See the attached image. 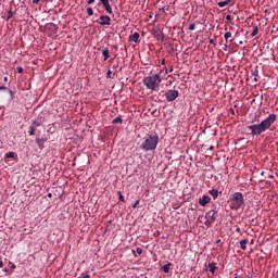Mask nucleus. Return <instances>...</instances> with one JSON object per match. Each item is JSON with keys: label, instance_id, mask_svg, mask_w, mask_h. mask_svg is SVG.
I'll return each mask as SVG.
<instances>
[{"label": "nucleus", "instance_id": "f257e3e1", "mask_svg": "<svg viewBox=\"0 0 278 278\" xmlns=\"http://www.w3.org/2000/svg\"><path fill=\"white\" fill-rule=\"evenodd\" d=\"M275 121H277V114L271 113L261 123L248 126V130L251 131L252 136H261L273 127Z\"/></svg>", "mask_w": 278, "mask_h": 278}, {"label": "nucleus", "instance_id": "f03ea898", "mask_svg": "<svg viewBox=\"0 0 278 278\" xmlns=\"http://www.w3.org/2000/svg\"><path fill=\"white\" fill-rule=\"evenodd\" d=\"M160 143V136L157 134L147 135L143 137L142 142L139 144V149L141 151H155L157 149V144Z\"/></svg>", "mask_w": 278, "mask_h": 278}, {"label": "nucleus", "instance_id": "7ed1b4c3", "mask_svg": "<svg viewBox=\"0 0 278 278\" xmlns=\"http://www.w3.org/2000/svg\"><path fill=\"white\" fill-rule=\"evenodd\" d=\"M161 84L162 75L160 74H152L143 78V86H146L148 90H152V92L160 90Z\"/></svg>", "mask_w": 278, "mask_h": 278}, {"label": "nucleus", "instance_id": "20e7f679", "mask_svg": "<svg viewBox=\"0 0 278 278\" xmlns=\"http://www.w3.org/2000/svg\"><path fill=\"white\" fill-rule=\"evenodd\" d=\"M228 203H230V210H240L244 206V195L242 192H235L230 198Z\"/></svg>", "mask_w": 278, "mask_h": 278}, {"label": "nucleus", "instance_id": "39448f33", "mask_svg": "<svg viewBox=\"0 0 278 278\" xmlns=\"http://www.w3.org/2000/svg\"><path fill=\"white\" fill-rule=\"evenodd\" d=\"M218 215V213L214 210H211L208 211L206 214H205V222H204V225L206 227H212L214 220H216V216Z\"/></svg>", "mask_w": 278, "mask_h": 278}, {"label": "nucleus", "instance_id": "423d86ee", "mask_svg": "<svg viewBox=\"0 0 278 278\" xmlns=\"http://www.w3.org/2000/svg\"><path fill=\"white\" fill-rule=\"evenodd\" d=\"M177 97H179V91L177 90L170 89V90H167L165 93V98L168 103H173V101H175Z\"/></svg>", "mask_w": 278, "mask_h": 278}, {"label": "nucleus", "instance_id": "0eeeda50", "mask_svg": "<svg viewBox=\"0 0 278 278\" xmlns=\"http://www.w3.org/2000/svg\"><path fill=\"white\" fill-rule=\"evenodd\" d=\"M97 23L102 26L112 25V18L109 15H101Z\"/></svg>", "mask_w": 278, "mask_h": 278}, {"label": "nucleus", "instance_id": "6e6552de", "mask_svg": "<svg viewBox=\"0 0 278 278\" xmlns=\"http://www.w3.org/2000/svg\"><path fill=\"white\" fill-rule=\"evenodd\" d=\"M210 201H212V198H210V195H204V197L200 198L199 204L202 205L203 207H205V205H207V203H210Z\"/></svg>", "mask_w": 278, "mask_h": 278}, {"label": "nucleus", "instance_id": "1a4fd4ad", "mask_svg": "<svg viewBox=\"0 0 278 278\" xmlns=\"http://www.w3.org/2000/svg\"><path fill=\"white\" fill-rule=\"evenodd\" d=\"M103 5L106 14H112V5L110 4V0H105L104 2H101Z\"/></svg>", "mask_w": 278, "mask_h": 278}, {"label": "nucleus", "instance_id": "9d476101", "mask_svg": "<svg viewBox=\"0 0 278 278\" xmlns=\"http://www.w3.org/2000/svg\"><path fill=\"white\" fill-rule=\"evenodd\" d=\"M153 36L155 39L164 41V33L160 29L153 31Z\"/></svg>", "mask_w": 278, "mask_h": 278}, {"label": "nucleus", "instance_id": "9b49d317", "mask_svg": "<svg viewBox=\"0 0 278 278\" xmlns=\"http://www.w3.org/2000/svg\"><path fill=\"white\" fill-rule=\"evenodd\" d=\"M102 55L104 58V62H108V60H110V49L103 48L102 49Z\"/></svg>", "mask_w": 278, "mask_h": 278}, {"label": "nucleus", "instance_id": "f8f14e48", "mask_svg": "<svg viewBox=\"0 0 278 278\" xmlns=\"http://www.w3.org/2000/svg\"><path fill=\"white\" fill-rule=\"evenodd\" d=\"M130 42H138V40H140V34L139 33H134L130 37H129Z\"/></svg>", "mask_w": 278, "mask_h": 278}, {"label": "nucleus", "instance_id": "ddd939ff", "mask_svg": "<svg viewBox=\"0 0 278 278\" xmlns=\"http://www.w3.org/2000/svg\"><path fill=\"white\" fill-rule=\"evenodd\" d=\"M208 194H211V197H213L214 200L218 199V194H220V192H218L216 189H212L208 191Z\"/></svg>", "mask_w": 278, "mask_h": 278}, {"label": "nucleus", "instance_id": "4468645a", "mask_svg": "<svg viewBox=\"0 0 278 278\" xmlns=\"http://www.w3.org/2000/svg\"><path fill=\"white\" fill-rule=\"evenodd\" d=\"M45 142H47L46 138H37L36 139V143L38 144V147L42 148L45 147Z\"/></svg>", "mask_w": 278, "mask_h": 278}, {"label": "nucleus", "instance_id": "2eb2a0df", "mask_svg": "<svg viewBox=\"0 0 278 278\" xmlns=\"http://www.w3.org/2000/svg\"><path fill=\"white\" fill-rule=\"evenodd\" d=\"M239 244H240L242 251H247V244H249V240L243 239L239 242Z\"/></svg>", "mask_w": 278, "mask_h": 278}, {"label": "nucleus", "instance_id": "dca6fc26", "mask_svg": "<svg viewBox=\"0 0 278 278\" xmlns=\"http://www.w3.org/2000/svg\"><path fill=\"white\" fill-rule=\"evenodd\" d=\"M210 273L214 275L216 273V264L215 263H208Z\"/></svg>", "mask_w": 278, "mask_h": 278}, {"label": "nucleus", "instance_id": "f3484780", "mask_svg": "<svg viewBox=\"0 0 278 278\" xmlns=\"http://www.w3.org/2000/svg\"><path fill=\"white\" fill-rule=\"evenodd\" d=\"M170 266H172L170 263L163 265L162 267L163 273H170Z\"/></svg>", "mask_w": 278, "mask_h": 278}, {"label": "nucleus", "instance_id": "a211bd4d", "mask_svg": "<svg viewBox=\"0 0 278 278\" xmlns=\"http://www.w3.org/2000/svg\"><path fill=\"white\" fill-rule=\"evenodd\" d=\"M113 124L119 123V125H123V117L117 116L112 121Z\"/></svg>", "mask_w": 278, "mask_h": 278}, {"label": "nucleus", "instance_id": "6ab92c4d", "mask_svg": "<svg viewBox=\"0 0 278 278\" xmlns=\"http://www.w3.org/2000/svg\"><path fill=\"white\" fill-rule=\"evenodd\" d=\"M136 253L138 255H142V248H137L136 250H132V254L135 255V257H136Z\"/></svg>", "mask_w": 278, "mask_h": 278}, {"label": "nucleus", "instance_id": "aec40b11", "mask_svg": "<svg viewBox=\"0 0 278 278\" xmlns=\"http://www.w3.org/2000/svg\"><path fill=\"white\" fill-rule=\"evenodd\" d=\"M232 34L231 31H227L225 35H224V38L226 40V42H229V38H231Z\"/></svg>", "mask_w": 278, "mask_h": 278}, {"label": "nucleus", "instance_id": "412c9836", "mask_svg": "<svg viewBox=\"0 0 278 278\" xmlns=\"http://www.w3.org/2000/svg\"><path fill=\"white\" fill-rule=\"evenodd\" d=\"M16 154L14 152H8L5 154L7 160H12Z\"/></svg>", "mask_w": 278, "mask_h": 278}, {"label": "nucleus", "instance_id": "4be33fe9", "mask_svg": "<svg viewBox=\"0 0 278 278\" xmlns=\"http://www.w3.org/2000/svg\"><path fill=\"white\" fill-rule=\"evenodd\" d=\"M217 5L218 8H227L228 4H227V1L225 0V1L218 2Z\"/></svg>", "mask_w": 278, "mask_h": 278}, {"label": "nucleus", "instance_id": "5701e85b", "mask_svg": "<svg viewBox=\"0 0 278 278\" xmlns=\"http://www.w3.org/2000/svg\"><path fill=\"white\" fill-rule=\"evenodd\" d=\"M40 125H42V122L35 121V122H33L31 127H34L36 129V127H40Z\"/></svg>", "mask_w": 278, "mask_h": 278}, {"label": "nucleus", "instance_id": "b1692460", "mask_svg": "<svg viewBox=\"0 0 278 278\" xmlns=\"http://www.w3.org/2000/svg\"><path fill=\"white\" fill-rule=\"evenodd\" d=\"M118 194V199L122 203H125V197H123V193H121V191L117 192Z\"/></svg>", "mask_w": 278, "mask_h": 278}, {"label": "nucleus", "instance_id": "393cba45", "mask_svg": "<svg viewBox=\"0 0 278 278\" xmlns=\"http://www.w3.org/2000/svg\"><path fill=\"white\" fill-rule=\"evenodd\" d=\"M87 14L88 16H92L94 14V11L92 10V8H87Z\"/></svg>", "mask_w": 278, "mask_h": 278}, {"label": "nucleus", "instance_id": "a878e982", "mask_svg": "<svg viewBox=\"0 0 278 278\" xmlns=\"http://www.w3.org/2000/svg\"><path fill=\"white\" fill-rule=\"evenodd\" d=\"M36 134V128L34 126L29 127V136H34Z\"/></svg>", "mask_w": 278, "mask_h": 278}, {"label": "nucleus", "instance_id": "bb28decb", "mask_svg": "<svg viewBox=\"0 0 278 278\" xmlns=\"http://www.w3.org/2000/svg\"><path fill=\"white\" fill-rule=\"evenodd\" d=\"M14 16V12H12V10H10L8 12V17H7V21H10V18H12Z\"/></svg>", "mask_w": 278, "mask_h": 278}, {"label": "nucleus", "instance_id": "cd10ccee", "mask_svg": "<svg viewBox=\"0 0 278 278\" xmlns=\"http://www.w3.org/2000/svg\"><path fill=\"white\" fill-rule=\"evenodd\" d=\"M194 29H197V25L194 23L189 25V30L190 31H194Z\"/></svg>", "mask_w": 278, "mask_h": 278}, {"label": "nucleus", "instance_id": "c85d7f7f", "mask_svg": "<svg viewBox=\"0 0 278 278\" xmlns=\"http://www.w3.org/2000/svg\"><path fill=\"white\" fill-rule=\"evenodd\" d=\"M106 78L108 79H114V76H112V71H108V73H106Z\"/></svg>", "mask_w": 278, "mask_h": 278}, {"label": "nucleus", "instance_id": "c756f323", "mask_svg": "<svg viewBox=\"0 0 278 278\" xmlns=\"http://www.w3.org/2000/svg\"><path fill=\"white\" fill-rule=\"evenodd\" d=\"M138 205H140V200H137L134 204H132V208L136 210L138 207Z\"/></svg>", "mask_w": 278, "mask_h": 278}, {"label": "nucleus", "instance_id": "7c9ffc66", "mask_svg": "<svg viewBox=\"0 0 278 278\" xmlns=\"http://www.w3.org/2000/svg\"><path fill=\"white\" fill-rule=\"evenodd\" d=\"M257 34H260V30L255 27L252 31V36H257Z\"/></svg>", "mask_w": 278, "mask_h": 278}, {"label": "nucleus", "instance_id": "2f4dec72", "mask_svg": "<svg viewBox=\"0 0 278 278\" xmlns=\"http://www.w3.org/2000/svg\"><path fill=\"white\" fill-rule=\"evenodd\" d=\"M257 74H258L257 70L252 71V75H253L254 77H257Z\"/></svg>", "mask_w": 278, "mask_h": 278}, {"label": "nucleus", "instance_id": "473e14b6", "mask_svg": "<svg viewBox=\"0 0 278 278\" xmlns=\"http://www.w3.org/2000/svg\"><path fill=\"white\" fill-rule=\"evenodd\" d=\"M96 0H88L87 3L88 5H92V3H94Z\"/></svg>", "mask_w": 278, "mask_h": 278}, {"label": "nucleus", "instance_id": "72a5a7b5", "mask_svg": "<svg viewBox=\"0 0 278 278\" xmlns=\"http://www.w3.org/2000/svg\"><path fill=\"white\" fill-rule=\"evenodd\" d=\"M33 3H34L35 5H38V3H40V0H33Z\"/></svg>", "mask_w": 278, "mask_h": 278}, {"label": "nucleus", "instance_id": "f704fd0d", "mask_svg": "<svg viewBox=\"0 0 278 278\" xmlns=\"http://www.w3.org/2000/svg\"><path fill=\"white\" fill-rule=\"evenodd\" d=\"M229 48V46L227 43L224 45V51H227V49Z\"/></svg>", "mask_w": 278, "mask_h": 278}, {"label": "nucleus", "instance_id": "c9c22d12", "mask_svg": "<svg viewBox=\"0 0 278 278\" xmlns=\"http://www.w3.org/2000/svg\"><path fill=\"white\" fill-rule=\"evenodd\" d=\"M0 90H8V87H5V86H0Z\"/></svg>", "mask_w": 278, "mask_h": 278}, {"label": "nucleus", "instance_id": "e433bc0d", "mask_svg": "<svg viewBox=\"0 0 278 278\" xmlns=\"http://www.w3.org/2000/svg\"><path fill=\"white\" fill-rule=\"evenodd\" d=\"M17 73H23V67H17Z\"/></svg>", "mask_w": 278, "mask_h": 278}, {"label": "nucleus", "instance_id": "4c0bfd02", "mask_svg": "<svg viewBox=\"0 0 278 278\" xmlns=\"http://www.w3.org/2000/svg\"><path fill=\"white\" fill-rule=\"evenodd\" d=\"M226 21H231V15H227Z\"/></svg>", "mask_w": 278, "mask_h": 278}, {"label": "nucleus", "instance_id": "58836bf2", "mask_svg": "<svg viewBox=\"0 0 278 278\" xmlns=\"http://www.w3.org/2000/svg\"><path fill=\"white\" fill-rule=\"evenodd\" d=\"M113 68H118V63H116V64H113Z\"/></svg>", "mask_w": 278, "mask_h": 278}, {"label": "nucleus", "instance_id": "ea45409f", "mask_svg": "<svg viewBox=\"0 0 278 278\" xmlns=\"http://www.w3.org/2000/svg\"><path fill=\"white\" fill-rule=\"evenodd\" d=\"M232 0H226V4L229 5Z\"/></svg>", "mask_w": 278, "mask_h": 278}, {"label": "nucleus", "instance_id": "a19ab883", "mask_svg": "<svg viewBox=\"0 0 278 278\" xmlns=\"http://www.w3.org/2000/svg\"><path fill=\"white\" fill-rule=\"evenodd\" d=\"M0 268H3V261L0 260Z\"/></svg>", "mask_w": 278, "mask_h": 278}, {"label": "nucleus", "instance_id": "79ce46f5", "mask_svg": "<svg viewBox=\"0 0 278 278\" xmlns=\"http://www.w3.org/2000/svg\"><path fill=\"white\" fill-rule=\"evenodd\" d=\"M210 45H214V39H210Z\"/></svg>", "mask_w": 278, "mask_h": 278}, {"label": "nucleus", "instance_id": "37998d69", "mask_svg": "<svg viewBox=\"0 0 278 278\" xmlns=\"http://www.w3.org/2000/svg\"><path fill=\"white\" fill-rule=\"evenodd\" d=\"M53 197L52 193H48V198L51 199Z\"/></svg>", "mask_w": 278, "mask_h": 278}, {"label": "nucleus", "instance_id": "c03bdc74", "mask_svg": "<svg viewBox=\"0 0 278 278\" xmlns=\"http://www.w3.org/2000/svg\"><path fill=\"white\" fill-rule=\"evenodd\" d=\"M3 81H8V76H5V77L3 78Z\"/></svg>", "mask_w": 278, "mask_h": 278}, {"label": "nucleus", "instance_id": "a18cd8bd", "mask_svg": "<svg viewBox=\"0 0 278 278\" xmlns=\"http://www.w3.org/2000/svg\"><path fill=\"white\" fill-rule=\"evenodd\" d=\"M213 149H214V147L211 146L210 151H212Z\"/></svg>", "mask_w": 278, "mask_h": 278}, {"label": "nucleus", "instance_id": "49530a36", "mask_svg": "<svg viewBox=\"0 0 278 278\" xmlns=\"http://www.w3.org/2000/svg\"><path fill=\"white\" fill-rule=\"evenodd\" d=\"M165 62H166V61H165V60H163V61H162V64H165Z\"/></svg>", "mask_w": 278, "mask_h": 278}, {"label": "nucleus", "instance_id": "de8ad7c7", "mask_svg": "<svg viewBox=\"0 0 278 278\" xmlns=\"http://www.w3.org/2000/svg\"><path fill=\"white\" fill-rule=\"evenodd\" d=\"M254 81H257V77H254Z\"/></svg>", "mask_w": 278, "mask_h": 278}, {"label": "nucleus", "instance_id": "09e8293b", "mask_svg": "<svg viewBox=\"0 0 278 278\" xmlns=\"http://www.w3.org/2000/svg\"><path fill=\"white\" fill-rule=\"evenodd\" d=\"M9 93L13 94L12 90H9Z\"/></svg>", "mask_w": 278, "mask_h": 278}, {"label": "nucleus", "instance_id": "8fccbe9b", "mask_svg": "<svg viewBox=\"0 0 278 278\" xmlns=\"http://www.w3.org/2000/svg\"><path fill=\"white\" fill-rule=\"evenodd\" d=\"M12 268H16V265H12Z\"/></svg>", "mask_w": 278, "mask_h": 278}, {"label": "nucleus", "instance_id": "3c124183", "mask_svg": "<svg viewBox=\"0 0 278 278\" xmlns=\"http://www.w3.org/2000/svg\"><path fill=\"white\" fill-rule=\"evenodd\" d=\"M239 45H243V42H242V41H240V42H239Z\"/></svg>", "mask_w": 278, "mask_h": 278}, {"label": "nucleus", "instance_id": "603ef678", "mask_svg": "<svg viewBox=\"0 0 278 278\" xmlns=\"http://www.w3.org/2000/svg\"><path fill=\"white\" fill-rule=\"evenodd\" d=\"M269 179H273V176H269Z\"/></svg>", "mask_w": 278, "mask_h": 278}, {"label": "nucleus", "instance_id": "864d4df0", "mask_svg": "<svg viewBox=\"0 0 278 278\" xmlns=\"http://www.w3.org/2000/svg\"><path fill=\"white\" fill-rule=\"evenodd\" d=\"M231 112H232V114H233V109H231Z\"/></svg>", "mask_w": 278, "mask_h": 278}]
</instances>
